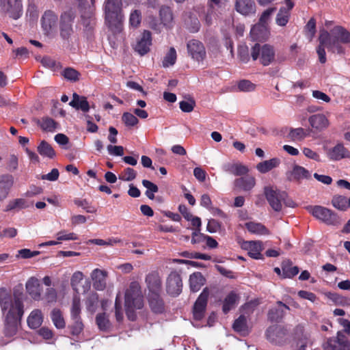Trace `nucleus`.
<instances>
[{
    "label": "nucleus",
    "mask_w": 350,
    "mask_h": 350,
    "mask_svg": "<svg viewBox=\"0 0 350 350\" xmlns=\"http://www.w3.org/2000/svg\"><path fill=\"white\" fill-rule=\"evenodd\" d=\"M0 307L3 312L7 313L5 319V334L12 336L16 334L24 314L23 300L7 293L4 288L0 289Z\"/></svg>",
    "instance_id": "f257e3e1"
},
{
    "label": "nucleus",
    "mask_w": 350,
    "mask_h": 350,
    "mask_svg": "<svg viewBox=\"0 0 350 350\" xmlns=\"http://www.w3.org/2000/svg\"><path fill=\"white\" fill-rule=\"evenodd\" d=\"M143 306L144 299L141 287L137 282H131L125 293L124 307L128 319L135 321L136 319L135 310L142 309Z\"/></svg>",
    "instance_id": "f03ea898"
},
{
    "label": "nucleus",
    "mask_w": 350,
    "mask_h": 350,
    "mask_svg": "<svg viewBox=\"0 0 350 350\" xmlns=\"http://www.w3.org/2000/svg\"><path fill=\"white\" fill-rule=\"evenodd\" d=\"M103 10L105 21L109 26L116 27L122 22V0H105Z\"/></svg>",
    "instance_id": "7ed1b4c3"
},
{
    "label": "nucleus",
    "mask_w": 350,
    "mask_h": 350,
    "mask_svg": "<svg viewBox=\"0 0 350 350\" xmlns=\"http://www.w3.org/2000/svg\"><path fill=\"white\" fill-rule=\"evenodd\" d=\"M76 17L75 12L69 9L63 12L59 20V31L60 38L67 43H70L75 31L73 23Z\"/></svg>",
    "instance_id": "20e7f679"
},
{
    "label": "nucleus",
    "mask_w": 350,
    "mask_h": 350,
    "mask_svg": "<svg viewBox=\"0 0 350 350\" xmlns=\"http://www.w3.org/2000/svg\"><path fill=\"white\" fill-rule=\"evenodd\" d=\"M275 52L273 46L256 43L251 49V57L253 60L259 59L260 63L264 66L270 65L275 59Z\"/></svg>",
    "instance_id": "39448f33"
},
{
    "label": "nucleus",
    "mask_w": 350,
    "mask_h": 350,
    "mask_svg": "<svg viewBox=\"0 0 350 350\" xmlns=\"http://www.w3.org/2000/svg\"><path fill=\"white\" fill-rule=\"evenodd\" d=\"M330 40H328L329 47H334L338 53H342L343 49L340 43H350V31L340 25L335 26L329 33Z\"/></svg>",
    "instance_id": "423d86ee"
},
{
    "label": "nucleus",
    "mask_w": 350,
    "mask_h": 350,
    "mask_svg": "<svg viewBox=\"0 0 350 350\" xmlns=\"http://www.w3.org/2000/svg\"><path fill=\"white\" fill-rule=\"evenodd\" d=\"M308 211L313 217L329 226L336 225L338 222V217L336 213L331 209L322 206H310L307 207Z\"/></svg>",
    "instance_id": "0eeeda50"
},
{
    "label": "nucleus",
    "mask_w": 350,
    "mask_h": 350,
    "mask_svg": "<svg viewBox=\"0 0 350 350\" xmlns=\"http://www.w3.org/2000/svg\"><path fill=\"white\" fill-rule=\"evenodd\" d=\"M265 195L269 205L275 211L279 212L282 210V202L287 197V193L285 191L266 187H265Z\"/></svg>",
    "instance_id": "6e6552de"
},
{
    "label": "nucleus",
    "mask_w": 350,
    "mask_h": 350,
    "mask_svg": "<svg viewBox=\"0 0 350 350\" xmlns=\"http://www.w3.org/2000/svg\"><path fill=\"white\" fill-rule=\"evenodd\" d=\"M0 12L8 14L13 19L19 18L23 13L21 0H0Z\"/></svg>",
    "instance_id": "1a4fd4ad"
},
{
    "label": "nucleus",
    "mask_w": 350,
    "mask_h": 350,
    "mask_svg": "<svg viewBox=\"0 0 350 350\" xmlns=\"http://www.w3.org/2000/svg\"><path fill=\"white\" fill-rule=\"evenodd\" d=\"M183 288V282L180 275L176 271H172L167 278V293L173 297L180 294Z\"/></svg>",
    "instance_id": "9d476101"
},
{
    "label": "nucleus",
    "mask_w": 350,
    "mask_h": 350,
    "mask_svg": "<svg viewBox=\"0 0 350 350\" xmlns=\"http://www.w3.org/2000/svg\"><path fill=\"white\" fill-rule=\"evenodd\" d=\"M208 295V290L205 288L196 301L193 309V316L195 320L200 321L204 318Z\"/></svg>",
    "instance_id": "9b49d317"
},
{
    "label": "nucleus",
    "mask_w": 350,
    "mask_h": 350,
    "mask_svg": "<svg viewBox=\"0 0 350 350\" xmlns=\"http://www.w3.org/2000/svg\"><path fill=\"white\" fill-rule=\"evenodd\" d=\"M286 335V329L278 325L269 326L266 331L267 339L275 345H282L285 342Z\"/></svg>",
    "instance_id": "f8f14e48"
},
{
    "label": "nucleus",
    "mask_w": 350,
    "mask_h": 350,
    "mask_svg": "<svg viewBox=\"0 0 350 350\" xmlns=\"http://www.w3.org/2000/svg\"><path fill=\"white\" fill-rule=\"evenodd\" d=\"M328 40H330V35L329 32L326 30L321 31L319 36V44L317 46V53L319 56V60L321 64H325L327 61L326 53L325 50V47H327L328 50L334 52L335 49L328 46Z\"/></svg>",
    "instance_id": "ddd939ff"
},
{
    "label": "nucleus",
    "mask_w": 350,
    "mask_h": 350,
    "mask_svg": "<svg viewBox=\"0 0 350 350\" xmlns=\"http://www.w3.org/2000/svg\"><path fill=\"white\" fill-rule=\"evenodd\" d=\"M152 45V34L148 30H144L141 37L137 39L133 49L140 55L143 56L150 51Z\"/></svg>",
    "instance_id": "4468645a"
},
{
    "label": "nucleus",
    "mask_w": 350,
    "mask_h": 350,
    "mask_svg": "<svg viewBox=\"0 0 350 350\" xmlns=\"http://www.w3.org/2000/svg\"><path fill=\"white\" fill-rule=\"evenodd\" d=\"M187 48L189 54L197 61H202L206 57L205 47L202 42L193 39L188 42Z\"/></svg>",
    "instance_id": "2eb2a0df"
},
{
    "label": "nucleus",
    "mask_w": 350,
    "mask_h": 350,
    "mask_svg": "<svg viewBox=\"0 0 350 350\" xmlns=\"http://www.w3.org/2000/svg\"><path fill=\"white\" fill-rule=\"evenodd\" d=\"M148 289V293L162 292V282L158 271H153L149 273L145 278Z\"/></svg>",
    "instance_id": "dca6fc26"
},
{
    "label": "nucleus",
    "mask_w": 350,
    "mask_h": 350,
    "mask_svg": "<svg viewBox=\"0 0 350 350\" xmlns=\"http://www.w3.org/2000/svg\"><path fill=\"white\" fill-rule=\"evenodd\" d=\"M108 272L103 269H95L91 273L93 287L98 291H103L106 288Z\"/></svg>",
    "instance_id": "f3484780"
},
{
    "label": "nucleus",
    "mask_w": 350,
    "mask_h": 350,
    "mask_svg": "<svg viewBox=\"0 0 350 350\" xmlns=\"http://www.w3.org/2000/svg\"><path fill=\"white\" fill-rule=\"evenodd\" d=\"M161 294V293L148 294L149 306L152 312L155 314H162L165 311V304Z\"/></svg>",
    "instance_id": "a211bd4d"
},
{
    "label": "nucleus",
    "mask_w": 350,
    "mask_h": 350,
    "mask_svg": "<svg viewBox=\"0 0 350 350\" xmlns=\"http://www.w3.org/2000/svg\"><path fill=\"white\" fill-rule=\"evenodd\" d=\"M286 176L290 181L299 182L302 179H310L311 174L305 167L295 165L291 171L286 172Z\"/></svg>",
    "instance_id": "6ab92c4d"
},
{
    "label": "nucleus",
    "mask_w": 350,
    "mask_h": 350,
    "mask_svg": "<svg viewBox=\"0 0 350 350\" xmlns=\"http://www.w3.org/2000/svg\"><path fill=\"white\" fill-rule=\"evenodd\" d=\"M327 157L332 161L349 159L350 158V151L342 143H338L328 150Z\"/></svg>",
    "instance_id": "aec40b11"
},
{
    "label": "nucleus",
    "mask_w": 350,
    "mask_h": 350,
    "mask_svg": "<svg viewBox=\"0 0 350 350\" xmlns=\"http://www.w3.org/2000/svg\"><path fill=\"white\" fill-rule=\"evenodd\" d=\"M25 286L27 293L33 300L39 301L41 299L42 287L38 278L31 277Z\"/></svg>",
    "instance_id": "412c9836"
},
{
    "label": "nucleus",
    "mask_w": 350,
    "mask_h": 350,
    "mask_svg": "<svg viewBox=\"0 0 350 350\" xmlns=\"http://www.w3.org/2000/svg\"><path fill=\"white\" fill-rule=\"evenodd\" d=\"M57 16L51 10L46 11L42 16L41 25L44 33L49 34L56 25Z\"/></svg>",
    "instance_id": "4be33fe9"
},
{
    "label": "nucleus",
    "mask_w": 350,
    "mask_h": 350,
    "mask_svg": "<svg viewBox=\"0 0 350 350\" xmlns=\"http://www.w3.org/2000/svg\"><path fill=\"white\" fill-rule=\"evenodd\" d=\"M235 10L244 16H248L256 12L254 0H235Z\"/></svg>",
    "instance_id": "5701e85b"
},
{
    "label": "nucleus",
    "mask_w": 350,
    "mask_h": 350,
    "mask_svg": "<svg viewBox=\"0 0 350 350\" xmlns=\"http://www.w3.org/2000/svg\"><path fill=\"white\" fill-rule=\"evenodd\" d=\"M81 22L83 26V31L87 38H91L93 36L94 28L96 25L95 18L92 12L81 13Z\"/></svg>",
    "instance_id": "b1692460"
},
{
    "label": "nucleus",
    "mask_w": 350,
    "mask_h": 350,
    "mask_svg": "<svg viewBox=\"0 0 350 350\" xmlns=\"http://www.w3.org/2000/svg\"><path fill=\"white\" fill-rule=\"evenodd\" d=\"M349 342L343 335L338 334L337 339L329 338L327 340L324 350H346Z\"/></svg>",
    "instance_id": "393cba45"
},
{
    "label": "nucleus",
    "mask_w": 350,
    "mask_h": 350,
    "mask_svg": "<svg viewBox=\"0 0 350 350\" xmlns=\"http://www.w3.org/2000/svg\"><path fill=\"white\" fill-rule=\"evenodd\" d=\"M14 185V177L11 174H2L0 176V200L7 198Z\"/></svg>",
    "instance_id": "a878e982"
},
{
    "label": "nucleus",
    "mask_w": 350,
    "mask_h": 350,
    "mask_svg": "<svg viewBox=\"0 0 350 350\" xmlns=\"http://www.w3.org/2000/svg\"><path fill=\"white\" fill-rule=\"evenodd\" d=\"M242 248L248 251V255L254 259L262 258V244L260 241H245L242 245Z\"/></svg>",
    "instance_id": "bb28decb"
},
{
    "label": "nucleus",
    "mask_w": 350,
    "mask_h": 350,
    "mask_svg": "<svg viewBox=\"0 0 350 350\" xmlns=\"http://www.w3.org/2000/svg\"><path fill=\"white\" fill-rule=\"evenodd\" d=\"M276 304L280 308L275 307L271 308L268 312L267 317L270 321L278 323L283 319L285 314L284 308L290 310V308L281 301H278Z\"/></svg>",
    "instance_id": "cd10ccee"
},
{
    "label": "nucleus",
    "mask_w": 350,
    "mask_h": 350,
    "mask_svg": "<svg viewBox=\"0 0 350 350\" xmlns=\"http://www.w3.org/2000/svg\"><path fill=\"white\" fill-rule=\"evenodd\" d=\"M276 10L275 7H272L265 10L261 14L258 24L255 25L251 29V33L259 38L257 31L260 29H265L271 15Z\"/></svg>",
    "instance_id": "c85d7f7f"
},
{
    "label": "nucleus",
    "mask_w": 350,
    "mask_h": 350,
    "mask_svg": "<svg viewBox=\"0 0 350 350\" xmlns=\"http://www.w3.org/2000/svg\"><path fill=\"white\" fill-rule=\"evenodd\" d=\"M222 169L224 172L234 176H242L246 174L248 168L240 163H227L223 165Z\"/></svg>",
    "instance_id": "c756f323"
},
{
    "label": "nucleus",
    "mask_w": 350,
    "mask_h": 350,
    "mask_svg": "<svg viewBox=\"0 0 350 350\" xmlns=\"http://www.w3.org/2000/svg\"><path fill=\"white\" fill-rule=\"evenodd\" d=\"M234 187L245 191L252 190L256 185V179L252 176H245L234 180Z\"/></svg>",
    "instance_id": "7c9ffc66"
},
{
    "label": "nucleus",
    "mask_w": 350,
    "mask_h": 350,
    "mask_svg": "<svg viewBox=\"0 0 350 350\" xmlns=\"http://www.w3.org/2000/svg\"><path fill=\"white\" fill-rule=\"evenodd\" d=\"M308 122L312 128L318 131H322L326 129L329 125L328 119L325 115L321 113L314 114L310 116Z\"/></svg>",
    "instance_id": "2f4dec72"
},
{
    "label": "nucleus",
    "mask_w": 350,
    "mask_h": 350,
    "mask_svg": "<svg viewBox=\"0 0 350 350\" xmlns=\"http://www.w3.org/2000/svg\"><path fill=\"white\" fill-rule=\"evenodd\" d=\"M69 105L77 110L88 112L90 110V105L86 97L80 96L77 93L72 94V99Z\"/></svg>",
    "instance_id": "473e14b6"
},
{
    "label": "nucleus",
    "mask_w": 350,
    "mask_h": 350,
    "mask_svg": "<svg viewBox=\"0 0 350 350\" xmlns=\"http://www.w3.org/2000/svg\"><path fill=\"white\" fill-rule=\"evenodd\" d=\"M292 261L288 259L282 261L281 265L282 278H292L298 274L299 271L298 267L292 266Z\"/></svg>",
    "instance_id": "72a5a7b5"
},
{
    "label": "nucleus",
    "mask_w": 350,
    "mask_h": 350,
    "mask_svg": "<svg viewBox=\"0 0 350 350\" xmlns=\"http://www.w3.org/2000/svg\"><path fill=\"white\" fill-rule=\"evenodd\" d=\"M239 299V296L236 292L233 291L230 292L223 301L222 310L224 313L228 314L234 308Z\"/></svg>",
    "instance_id": "f704fd0d"
},
{
    "label": "nucleus",
    "mask_w": 350,
    "mask_h": 350,
    "mask_svg": "<svg viewBox=\"0 0 350 350\" xmlns=\"http://www.w3.org/2000/svg\"><path fill=\"white\" fill-rule=\"evenodd\" d=\"M205 278L200 272H195L189 277L191 291L198 292L205 283Z\"/></svg>",
    "instance_id": "c9c22d12"
},
{
    "label": "nucleus",
    "mask_w": 350,
    "mask_h": 350,
    "mask_svg": "<svg viewBox=\"0 0 350 350\" xmlns=\"http://www.w3.org/2000/svg\"><path fill=\"white\" fill-rule=\"evenodd\" d=\"M232 329L234 332L239 333L243 336H245L249 334L247 319L243 314L240 315L234 320L232 324Z\"/></svg>",
    "instance_id": "e433bc0d"
},
{
    "label": "nucleus",
    "mask_w": 350,
    "mask_h": 350,
    "mask_svg": "<svg viewBox=\"0 0 350 350\" xmlns=\"http://www.w3.org/2000/svg\"><path fill=\"white\" fill-rule=\"evenodd\" d=\"M280 164V160L278 158H272L269 160L258 163L256 165V169L260 173L265 174L278 167Z\"/></svg>",
    "instance_id": "4c0bfd02"
},
{
    "label": "nucleus",
    "mask_w": 350,
    "mask_h": 350,
    "mask_svg": "<svg viewBox=\"0 0 350 350\" xmlns=\"http://www.w3.org/2000/svg\"><path fill=\"white\" fill-rule=\"evenodd\" d=\"M42 323V314L40 310H33L27 318V324L31 329L39 327Z\"/></svg>",
    "instance_id": "58836bf2"
},
{
    "label": "nucleus",
    "mask_w": 350,
    "mask_h": 350,
    "mask_svg": "<svg viewBox=\"0 0 350 350\" xmlns=\"http://www.w3.org/2000/svg\"><path fill=\"white\" fill-rule=\"evenodd\" d=\"M38 153L44 157L53 159L55 157V152L53 147L45 140L41 141L38 146Z\"/></svg>",
    "instance_id": "ea45409f"
},
{
    "label": "nucleus",
    "mask_w": 350,
    "mask_h": 350,
    "mask_svg": "<svg viewBox=\"0 0 350 350\" xmlns=\"http://www.w3.org/2000/svg\"><path fill=\"white\" fill-rule=\"evenodd\" d=\"M37 124L44 131L53 132L57 128V123L51 118L43 117L38 120Z\"/></svg>",
    "instance_id": "a19ab883"
},
{
    "label": "nucleus",
    "mask_w": 350,
    "mask_h": 350,
    "mask_svg": "<svg viewBox=\"0 0 350 350\" xmlns=\"http://www.w3.org/2000/svg\"><path fill=\"white\" fill-rule=\"evenodd\" d=\"M245 227L249 232L253 234H257L260 235L269 234V230L260 223L255 222H247L245 224Z\"/></svg>",
    "instance_id": "79ce46f5"
},
{
    "label": "nucleus",
    "mask_w": 350,
    "mask_h": 350,
    "mask_svg": "<svg viewBox=\"0 0 350 350\" xmlns=\"http://www.w3.org/2000/svg\"><path fill=\"white\" fill-rule=\"evenodd\" d=\"M348 198L340 195H335L332 199V204L339 211H345L348 208Z\"/></svg>",
    "instance_id": "37998d69"
},
{
    "label": "nucleus",
    "mask_w": 350,
    "mask_h": 350,
    "mask_svg": "<svg viewBox=\"0 0 350 350\" xmlns=\"http://www.w3.org/2000/svg\"><path fill=\"white\" fill-rule=\"evenodd\" d=\"M51 318L54 325L57 329H63L65 327L66 323L63 317L62 313L59 309L54 308L51 311Z\"/></svg>",
    "instance_id": "c03bdc74"
},
{
    "label": "nucleus",
    "mask_w": 350,
    "mask_h": 350,
    "mask_svg": "<svg viewBox=\"0 0 350 350\" xmlns=\"http://www.w3.org/2000/svg\"><path fill=\"white\" fill-rule=\"evenodd\" d=\"M310 134L309 129H304L303 128L291 129L288 133V137L293 140H302Z\"/></svg>",
    "instance_id": "a18cd8bd"
},
{
    "label": "nucleus",
    "mask_w": 350,
    "mask_h": 350,
    "mask_svg": "<svg viewBox=\"0 0 350 350\" xmlns=\"http://www.w3.org/2000/svg\"><path fill=\"white\" fill-rule=\"evenodd\" d=\"M159 16L161 23L168 26L173 20V15L170 8L167 6H161L159 10Z\"/></svg>",
    "instance_id": "49530a36"
},
{
    "label": "nucleus",
    "mask_w": 350,
    "mask_h": 350,
    "mask_svg": "<svg viewBox=\"0 0 350 350\" xmlns=\"http://www.w3.org/2000/svg\"><path fill=\"white\" fill-rule=\"evenodd\" d=\"M81 299L79 295L75 294L73 295L72 307H71V318L77 319L81 318Z\"/></svg>",
    "instance_id": "de8ad7c7"
},
{
    "label": "nucleus",
    "mask_w": 350,
    "mask_h": 350,
    "mask_svg": "<svg viewBox=\"0 0 350 350\" xmlns=\"http://www.w3.org/2000/svg\"><path fill=\"white\" fill-rule=\"evenodd\" d=\"M289 17L290 12H288V9L282 7L276 16L275 22L277 25L284 27L288 23Z\"/></svg>",
    "instance_id": "09e8293b"
},
{
    "label": "nucleus",
    "mask_w": 350,
    "mask_h": 350,
    "mask_svg": "<svg viewBox=\"0 0 350 350\" xmlns=\"http://www.w3.org/2000/svg\"><path fill=\"white\" fill-rule=\"evenodd\" d=\"M142 12L139 10H132L129 16V25L134 29L139 27L142 22Z\"/></svg>",
    "instance_id": "8fccbe9b"
},
{
    "label": "nucleus",
    "mask_w": 350,
    "mask_h": 350,
    "mask_svg": "<svg viewBox=\"0 0 350 350\" xmlns=\"http://www.w3.org/2000/svg\"><path fill=\"white\" fill-rule=\"evenodd\" d=\"M142 185L147 189L145 192L146 196L150 199L153 200L154 198V193L158 192L159 188L157 185L148 180H143Z\"/></svg>",
    "instance_id": "3c124183"
},
{
    "label": "nucleus",
    "mask_w": 350,
    "mask_h": 350,
    "mask_svg": "<svg viewBox=\"0 0 350 350\" xmlns=\"http://www.w3.org/2000/svg\"><path fill=\"white\" fill-rule=\"evenodd\" d=\"M41 63L44 67L50 68L53 71H57L62 68L60 62L55 61L49 56L43 57Z\"/></svg>",
    "instance_id": "603ef678"
},
{
    "label": "nucleus",
    "mask_w": 350,
    "mask_h": 350,
    "mask_svg": "<svg viewBox=\"0 0 350 350\" xmlns=\"http://www.w3.org/2000/svg\"><path fill=\"white\" fill-rule=\"evenodd\" d=\"M176 51L174 47H171L164 57L163 60V67H169L170 66H172L176 63Z\"/></svg>",
    "instance_id": "864d4df0"
},
{
    "label": "nucleus",
    "mask_w": 350,
    "mask_h": 350,
    "mask_svg": "<svg viewBox=\"0 0 350 350\" xmlns=\"http://www.w3.org/2000/svg\"><path fill=\"white\" fill-rule=\"evenodd\" d=\"M83 273L81 271H76L75 272L70 280V284L72 288V289L76 292V294L79 295V285L81 283V282L83 279Z\"/></svg>",
    "instance_id": "5fc2aeb1"
},
{
    "label": "nucleus",
    "mask_w": 350,
    "mask_h": 350,
    "mask_svg": "<svg viewBox=\"0 0 350 350\" xmlns=\"http://www.w3.org/2000/svg\"><path fill=\"white\" fill-rule=\"evenodd\" d=\"M27 207L26 204V200L23 198H17L14 200H11L7 204L5 211H10L16 208H24Z\"/></svg>",
    "instance_id": "6e6d98bb"
},
{
    "label": "nucleus",
    "mask_w": 350,
    "mask_h": 350,
    "mask_svg": "<svg viewBox=\"0 0 350 350\" xmlns=\"http://www.w3.org/2000/svg\"><path fill=\"white\" fill-rule=\"evenodd\" d=\"M62 75L68 81L76 82L79 80L80 73L72 68H65Z\"/></svg>",
    "instance_id": "4d7b16f0"
},
{
    "label": "nucleus",
    "mask_w": 350,
    "mask_h": 350,
    "mask_svg": "<svg viewBox=\"0 0 350 350\" xmlns=\"http://www.w3.org/2000/svg\"><path fill=\"white\" fill-rule=\"evenodd\" d=\"M74 203L77 206L83 208L87 213H95L96 212V207L90 204L85 199L75 198Z\"/></svg>",
    "instance_id": "13d9d810"
},
{
    "label": "nucleus",
    "mask_w": 350,
    "mask_h": 350,
    "mask_svg": "<svg viewBox=\"0 0 350 350\" xmlns=\"http://www.w3.org/2000/svg\"><path fill=\"white\" fill-rule=\"evenodd\" d=\"M136 176L137 172L134 169L131 167H126L119 175V179L124 181H131L134 180Z\"/></svg>",
    "instance_id": "bf43d9fd"
},
{
    "label": "nucleus",
    "mask_w": 350,
    "mask_h": 350,
    "mask_svg": "<svg viewBox=\"0 0 350 350\" xmlns=\"http://www.w3.org/2000/svg\"><path fill=\"white\" fill-rule=\"evenodd\" d=\"M74 322L70 325V333L73 336H78L83 329V324L81 318L72 319Z\"/></svg>",
    "instance_id": "052dcab7"
},
{
    "label": "nucleus",
    "mask_w": 350,
    "mask_h": 350,
    "mask_svg": "<svg viewBox=\"0 0 350 350\" xmlns=\"http://www.w3.org/2000/svg\"><path fill=\"white\" fill-rule=\"evenodd\" d=\"M96 324L101 330H107L109 327V321L106 317L105 313H100L96 317Z\"/></svg>",
    "instance_id": "680f3d73"
},
{
    "label": "nucleus",
    "mask_w": 350,
    "mask_h": 350,
    "mask_svg": "<svg viewBox=\"0 0 350 350\" xmlns=\"http://www.w3.org/2000/svg\"><path fill=\"white\" fill-rule=\"evenodd\" d=\"M122 120L127 126H134L139 122L137 118L129 112H124L122 114Z\"/></svg>",
    "instance_id": "e2e57ef3"
},
{
    "label": "nucleus",
    "mask_w": 350,
    "mask_h": 350,
    "mask_svg": "<svg viewBox=\"0 0 350 350\" xmlns=\"http://www.w3.org/2000/svg\"><path fill=\"white\" fill-rule=\"evenodd\" d=\"M196 106V102L193 98L189 97V100H182L179 103V107L183 111L186 113L191 112Z\"/></svg>",
    "instance_id": "0e129e2a"
},
{
    "label": "nucleus",
    "mask_w": 350,
    "mask_h": 350,
    "mask_svg": "<svg viewBox=\"0 0 350 350\" xmlns=\"http://www.w3.org/2000/svg\"><path fill=\"white\" fill-rule=\"evenodd\" d=\"M98 303V295L96 293L89 295L86 300V306L89 310H94Z\"/></svg>",
    "instance_id": "69168bd1"
},
{
    "label": "nucleus",
    "mask_w": 350,
    "mask_h": 350,
    "mask_svg": "<svg viewBox=\"0 0 350 350\" xmlns=\"http://www.w3.org/2000/svg\"><path fill=\"white\" fill-rule=\"evenodd\" d=\"M238 88L241 92H252L256 88V85L249 80L243 79L238 83Z\"/></svg>",
    "instance_id": "338daca9"
},
{
    "label": "nucleus",
    "mask_w": 350,
    "mask_h": 350,
    "mask_svg": "<svg viewBox=\"0 0 350 350\" xmlns=\"http://www.w3.org/2000/svg\"><path fill=\"white\" fill-rule=\"evenodd\" d=\"M57 241L78 240V236L74 232L67 233L66 230H61L56 234Z\"/></svg>",
    "instance_id": "774afa93"
}]
</instances>
